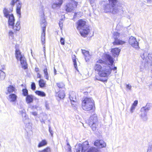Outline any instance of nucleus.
I'll use <instances>...</instances> for the list:
<instances>
[{"label": "nucleus", "instance_id": "nucleus-1", "mask_svg": "<svg viewBox=\"0 0 152 152\" xmlns=\"http://www.w3.org/2000/svg\"><path fill=\"white\" fill-rule=\"evenodd\" d=\"M103 57L104 60L103 61L101 59L98 60L95 65L94 69L98 72L100 77H107L111 73L110 66L113 64L114 60L110 55L107 54H104Z\"/></svg>", "mask_w": 152, "mask_h": 152}, {"label": "nucleus", "instance_id": "nucleus-2", "mask_svg": "<svg viewBox=\"0 0 152 152\" xmlns=\"http://www.w3.org/2000/svg\"><path fill=\"white\" fill-rule=\"evenodd\" d=\"M109 3H106L103 5L105 12H111L114 14H120L123 12L122 4L117 0H108Z\"/></svg>", "mask_w": 152, "mask_h": 152}, {"label": "nucleus", "instance_id": "nucleus-3", "mask_svg": "<svg viewBox=\"0 0 152 152\" xmlns=\"http://www.w3.org/2000/svg\"><path fill=\"white\" fill-rule=\"evenodd\" d=\"M86 21L80 19L77 22V28L80 31L81 36L86 37L90 31L89 27L86 24Z\"/></svg>", "mask_w": 152, "mask_h": 152}, {"label": "nucleus", "instance_id": "nucleus-4", "mask_svg": "<svg viewBox=\"0 0 152 152\" xmlns=\"http://www.w3.org/2000/svg\"><path fill=\"white\" fill-rule=\"evenodd\" d=\"M82 105L83 109L85 111L93 110L95 108L94 102L91 98L84 97L83 98Z\"/></svg>", "mask_w": 152, "mask_h": 152}, {"label": "nucleus", "instance_id": "nucleus-5", "mask_svg": "<svg viewBox=\"0 0 152 152\" xmlns=\"http://www.w3.org/2000/svg\"><path fill=\"white\" fill-rule=\"evenodd\" d=\"M9 11H10V9L8 10L6 8H4L3 10L4 16L7 18H9L8 21L9 26H12L13 25H14L15 18L13 14H10L12 12H9Z\"/></svg>", "mask_w": 152, "mask_h": 152}, {"label": "nucleus", "instance_id": "nucleus-6", "mask_svg": "<svg viewBox=\"0 0 152 152\" xmlns=\"http://www.w3.org/2000/svg\"><path fill=\"white\" fill-rule=\"evenodd\" d=\"M15 56L18 60H19L20 61L22 67L25 69L27 68V64L26 58L24 56L21 54L20 51L18 50H16L15 51Z\"/></svg>", "mask_w": 152, "mask_h": 152}, {"label": "nucleus", "instance_id": "nucleus-7", "mask_svg": "<svg viewBox=\"0 0 152 152\" xmlns=\"http://www.w3.org/2000/svg\"><path fill=\"white\" fill-rule=\"evenodd\" d=\"M89 145L88 141H86L84 142L82 144H79L75 146L76 150V152H80L81 150V152H86L87 150Z\"/></svg>", "mask_w": 152, "mask_h": 152}, {"label": "nucleus", "instance_id": "nucleus-8", "mask_svg": "<svg viewBox=\"0 0 152 152\" xmlns=\"http://www.w3.org/2000/svg\"><path fill=\"white\" fill-rule=\"evenodd\" d=\"M113 37L114 39V41L113 42L114 45H122L125 43V42L121 40V35L118 32H115L113 33Z\"/></svg>", "mask_w": 152, "mask_h": 152}, {"label": "nucleus", "instance_id": "nucleus-9", "mask_svg": "<svg viewBox=\"0 0 152 152\" xmlns=\"http://www.w3.org/2000/svg\"><path fill=\"white\" fill-rule=\"evenodd\" d=\"M77 3L75 1H71L66 6V10L68 12L74 10L77 6Z\"/></svg>", "mask_w": 152, "mask_h": 152}, {"label": "nucleus", "instance_id": "nucleus-10", "mask_svg": "<svg viewBox=\"0 0 152 152\" xmlns=\"http://www.w3.org/2000/svg\"><path fill=\"white\" fill-rule=\"evenodd\" d=\"M129 44L132 47L136 49L139 48V43L137 41L136 38L131 37L129 39Z\"/></svg>", "mask_w": 152, "mask_h": 152}, {"label": "nucleus", "instance_id": "nucleus-11", "mask_svg": "<svg viewBox=\"0 0 152 152\" xmlns=\"http://www.w3.org/2000/svg\"><path fill=\"white\" fill-rule=\"evenodd\" d=\"M20 113L22 115V116L23 118V121L24 123L26 124L29 123V119L28 116H26V113L25 110L24 109H21L20 110Z\"/></svg>", "mask_w": 152, "mask_h": 152}, {"label": "nucleus", "instance_id": "nucleus-12", "mask_svg": "<svg viewBox=\"0 0 152 152\" xmlns=\"http://www.w3.org/2000/svg\"><path fill=\"white\" fill-rule=\"evenodd\" d=\"M94 145L99 148L105 147L106 146V143L102 140H96L94 142Z\"/></svg>", "mask_w": 152, "mask_h": 152}, {"label": "nucleus", "instance_id": "nucleus-13", "mask_svg": "<svg viewBox=\"0 0 152 152\" xmlns=\"http://www.w3.org/2000/svg\"><path fill=\"white\" fill-rule=\"evenodd\" d=\"M22 6V3L21 1L19 2L17 4L16 6V12L18 14L19 18H20L21 15V9Z\"/></svg>", "mask_w": 152, "mask_h": 152}, {"label": "nucleus", "instance_id": "nucleus-14", "mask_svg": "<svg viewBox=\"0 0 152 152\" xmlns=\"http://www.w3.org/2000/svg\"><path fill=\"white\" fill-rule=\"evenodd\" d=\"M40 23L42 30H43V28H45V30H46V28L47 23L44 16L41 17L40 21Z\"/></svg>", "mask_w": 152, "mask_h": 152}, {"label": "nucleus", "instance_id": "nucleus-15", "mask_svg": "<svg viewBox=\"0 0 152 152\" xmlns=\"http://www.w3.org/2000/svg\"><path fill=\"white\" fill-rule=\"evenodd\" d=\"M121 51V50L118 48L112 49L111 50L112 54L114 57L118 56Z\"/></svg>", "mask_w": 152, "mask_h": 152}, {"label": "nucleus", "instance_id": "nucleus-16", "mask_svg": "<svg viewBox=\"0 0 152 152\" xmlns=\"http://www.w3.org/2000/svg\"><path fill=\"white\" fill-rule=\"evenodd\" d=\"M48 67L45 66L43 68V71L44 73V77L47 80H49V75L48 72Z\"/></svg>", "mask_w": 152, "mask_h": 152}, {"label": "nucleus", "instance_id": "nucleus-17", "mask_svg": "<svg viewBox=\"0 0 152 152\" xmlns=\"http://www.w3.org/2000/svg\"><path fill=\"white\" fill-rule=\"evenodd\" d=\"M17 96L15 94H11L8 96V99L11 102H15L17 98Z\"/></svg>", "mask_w": 152, "mask_h": 152}, {"label": "nucleus", "instance_id": "nucleus-18", "mask_svg": "<svg viewBox=\"0 0 152 152\" xmlns=\"http://www.w3.org/2000/svg\"><path fill=\"white\" fill-rule=\"evenodd\" d=\"M69 98L71 101V104L72 105H74V104L73 103H75L77 101L76 96L74 93H72V94H70Z\"/></svg>", "mask_w": 152, "mask_h": 152}, {"label": "nucleus", "instance_id": "nucleus-19", "mask_svg": "<svg viewBox=\"0 0 152 152\" xmlns=\"http://www.w3.org/2000/svg\"><path fill=\"white\" fill-rule=\"evenodd\" d=\"M82 53L85 56V59L86 62L89 61L90 58V55L89 52L88 51H86L85 50L82 49Z\"/></svg>", "mask_w": 152, "mask_h": 152}, {"label": "nucleus", "instance_id": "nucleus-20", "mask_svg": "<svg viewBox=\"0 0 152 152\" xmlns=\"http://www.w3.org/2000/svg\"><path fill=\"white\" fill-rule=\"evenodd\" d=\"M97 121V115L96 114H94L91 116L89 119V124L93 123V122L96 123Z\"/></svg>", "mask_w": 152, "mask_h": 152}, {"label": "nucleus", "instance_id": "nucleus-21", "mask_svg": "<svg viewBox=\"0 0 152 152\" xmlns=\"http://www.w3.org/2000/svg\"><path fill=\"white\" fill-rule=\"evenodd\" d=\"M20 1V0H12L11 1L10 4V7L9 8L10 10V11H9V12H12L13 10V7L14 6L15 4L16 3H17V2H18Z\"/></svg>", "mask_w": 152, "mask_h": 152}, {"label": "nucleus", "instance_id": "nucleus-22", "mask_svg": "<svg viewBox=\"0 0 152 152\" xmlns=\"http://www.w3.org/2000/svg\"><path fill=\"white\" fill-rule=\"evenodd\" d=\"M26 101L28 104L33 102V96L32 95L27 96L26 97Z\"/></svg>", "mask_w": 152, "mask_h": 152}, {"label": "nucleus", "instance_id": "nucleus-23", "mask_svg": "<svg viewBox=\"0 0 152 152\" xmlns=\"http://www.w3.org/2000/svg\"><path fill=\"white\" fill-rule=\"evenodd\" d=\"M151 107V104L150 103H147L146 105L142 107L141 110L142 111L143 110L144 111V112L148 113V110L150 109V107Z\"/></svg>", "mask_w": 152, "mask_h": 152}, {"label": "nucleus", "instance_id": "nucleus-24", "mask_svg": "<svg viewBox=\"0 0 152 152\" xmlns=\"http://www.w3.org/2000/svg\"><path fill=\"white\" fill-rule=\"evenodd\" d=\"M20 20L18 21L15 25V26L14 25H13L12 26V28L14 30H15L16 31H19L20 28Z\"/></svg>", "mask_w": 152, "mask_h": 152}, {"label": "nucleus", "instance_id": "nucleus-25", "mask_svg": "<svg viewBox=\"0 0 152 152\" xmlns=\"http://www.w3.org/2000/svg\"><path fill=\"white\" fill-rule=\"evenodd\" d=\"M15 88L12 86H10L7 88V92H6V94H8L12 93L15 90Z\"/></svg>", "mask_w": 152, "mask_h": 152}, {"label": "nucleus", "instance_id": "nucleus-26", "mask_svg": "<svg viewBox=\"0 0 152 152\" xmlns=\"http://www.w3.org/2000/svg\"><path fill=\"white\" fill-rule=\"evenodd\" d=\"M57 95L59 98L61 99H63L65 96L64 91H58L56 94V95Z\"/></svg>", "mask_w": 152, "mask_h": 152}, {"label": "nucleus", "instance_id": "nucleus-27", "mask_svg": "<svg viewBox=\"0 0 152 152\" xmlns=\"http://www.w3.org/2000/svg\"><path fill=\"white\" fill-rule=\"evenodd\" d=\"M89 125L92 130L93 131H94L96 130V126H97V122L96 123L93 122V123H92L91 122V123L89 124Z\"/></svg>", "mask_w": 152, "mask_h": 152}, {"label": "nucleus", "instance_id": "nucleus-28", "mask_svg": "<svg viewBox=\"0 0 152 152\" xmlns=\"http://www.w3.org/2000/svg\"><path fill=\"white\" fill-rule=\"evenodd\" d=\"M148 54L145 51H143L142 53H141V58L144 59L145 58L146 59L147 58H148Z\"/></svg>", "mask_w": 152, "mask_h": 152}, {"label": "nucleus", "instance_id": "nucleus-29", "mask_svg": "<svg viewBox=\"0 0 152 152\" xmlns=\"http://www.w3.org/2000/svg\"><path fill=\"white\" fill-rule=\"evenodd\" d=\"M6 77V74L2 70L0 69V81L4 80Z\"/></svg>", "mask_w": 152, "mask_h": 152}, {"label": "nucleus", "instance_id": "nucleus-30", "mask_svg": "<svg viewBox=\"0 0 152 152\" xmlns=\"http://www.w3.org/2000/svg\"><path fill=\"white\" fill-rule=\"evenodd\" d=\"M47 142L45 140H43L41 141V142L39 143L38 145V147L39 148L45 145H47Z\"/></svg>", "mask_w": 152, "mask_h": 152}, {"label": "nucleus", "instance_id": "nucleus-31", "mask_svg": "<svg viewBox=\"0 0 152 152\" xmlns=\"http://www.w3.org/2000/svg\"><path fill=\"white\" fill-rule=\"evenodd\" d=\"M36 94L42 97L45 96H46V94L44 92L39 91H37L35 92Z\"/></svg>", "mask_w": 152, "mask_h": 152}, {"label": "nucleus", "instance_id": "nucleus-32", "mask_svg": "<svg viewBox=\"0 0 152 152\" xmlns=\"http://www.w3.org/2000/svg\"><path fill=\"white\" fill-rule=\"evenodd\" d=\"M147 114V113L146 112H144L141 114V117L144 121H146L148 119Z\"/></svg>", "mask_w": 152, "mask_h": 152}, {"label": "nucleus", "instance_id": "nucleus-33", "mask_svg": "<svg viewBox=\"0 0 152 152\" xmlns=\"http://www.w3.org/2000/svg\"><path fill=\"white\" fill-rule=\"evenodd\" d=\"M39 86L41 88H43L45 86V83L44 82V80L42 79H41L39 81Z\"/></svg>", "mask_w": 152, "mask_h": 152}, {"label": "nucleus", "instance_id": "nucleus-34", "mask_svg": "<svg viewBox=\"0 0 152 152\" xmlns=\"http://www.w3.org/2000/svg\"><path fill=\"white\" fill-rule=\"evenodd\" d=\"M66 141L67 142V145L66 147V150L67 151V152H72L71 146L67 140Z\"/></svg>", "mask_w": 152, "mask_h": 152}, {"label": "nucleus", "instance_id": "nucleus-35", "mask_svg": "<svg viewBox=\"0 0 152 152\" xmlns=\"http://www.w3.org/2000/svg\"><path fill=\"white\" fill-rule=\"evenodd\" d=\"M87 152H98V150L95 147H91L89 148Z\"/></svg>", "mask_w": 152, "mask_h": 152}, {"label": "nucleus", "instance_id": "nucleus-36", "mask_svg": "<svg viewBox=\"0 0 152 152\" xmlns=\"http://www.w3.org/2000/svg\"><path fill=\"white\" fill-rule=\"evenodd\" d=\"M23 94L24 96H27L28 95V91L26 89H23L22 90Z\"/></svg>", "mask_w": 152, "mask_h": 152}, {"label": "nucleus", "instance_id": "nucleus-37", "mask_svg": "<svg viewBox=\"0 0 152 152\" xmlns=\"http://www.w3.org/2000/svg\"><path fill=\"white\" fill-rule=\"evenodd\" d=\"M64 22V20L63 18H61V19L59 21V25L61 29L62 28L63 26V23Z\"/></svg>", "mask_w": 152, "mask_h": 152}, {"label": "nucleus", "instance_id": "nucleus-38", "mask_svg": "<svg viewBox=\"0 0 152 152\" xmlns=\"http://www.w3.org/2000/svg\"><path fill=\"white\" fill-rule=\"evenodd\" d=\"M95 79L97 80H100L103 82H106L107 81V79L106 78L104 79H103L101 78H99V77H98V76L97 77H96Z\"/></svg>", "mask_w": 152, "mask_h": 152}, {"label": "nucleus", "instance_id": "nucleus-39", "mask_svg": "<svg viewBox=\"0 0 152 152\" xmlns=\"http://www.w3.org/2000/svg\"><path fill=\"white\" fill-rule=\"evenodd\" d=\"M39 152H50V149L49 148H47L42 151H39Z\"/></svg>", "mask_w": 152, "mask_h": 152}, {"label": "nucleus", "instance_id": "nucleus-40", "mask_svg": "<svg viewBox=\"0 0 152 152\" xmlns=\"http://www.w3.org/2000/svg\"><path fill=\"white\" fill-rule=\"evenodd\" d=\"M57 85L58 87L60 88H62L64 86V84L62 83H57Z\"/></svg>", "mask_w": 152, "mask_h": 152}, {"label": "nucleus", "instance_id": "nucleus-41", "mask_svg": "<svg viewBox=\"0 0 152 152\" xmlns=\"http://www.w3.org/2000/svg\"><path fill=\"white\" fill-rule=\"evenodd\" d=\"M41 41L42 42V45L45 47V37H41Z\"/></svg>", "mask_w": 152, "mask_h": 152}, {"label": "nucleus", "instance_id": "nucleus-42", "mask_svg": "<svg viewBox=\"0 0 152 152\" xmlns=\"http://www.w3.org/2000/svg\"><path fill=\"white\" fill-rule=\"evenodd\" d=\"M31 88L33 90H34L36 89V85L33 82L32 83L31 85Z\"/></svg>", "mask_w": 152, "mask_h": 152}, {"label": "nucleus", "instance_id": "nucleus-43", "mask_svg": "<svg viewBox=\"0 0 152 152\" xmlns=\"http://www.w3.org/2000/svg\"><path fill=\"white\" fill-rule=\"evenodd\" d=\"M42 32V33L41 37H45V28H43Z\"/></svg>", "mask_w": 152, "mask_h": 152}, {"label": "nucleus", "instance_id": "nucleus-44", "mask_svg": "<svg viewBox=\"0 0 152 152\" xmlns=\"http://www.w3.org/2000/svg\"><path fill=\"white\" fill-rule=\"evenodd\" d=\"M73 61L74 63V65L75 68L76 69V70H77V64L76 59H73Z\"/></svg>", "mask_w": 152, "mask_h": 152}, {"label": "nucleus", "instance_id": "nucleus-45", "mask_svg": "<svg viewBox=\"0 0 152 152\" xmlns=\"http://www.w3.org/2000/svg\"><path fill=\"white\" fill-rule=\"evenodd\" d=\"M147 152H152V144L149 145Z\"/></svg>", "mask_w": 152, "mask_h": 152}, {"label": "nucleus", "instance_id": "nucleus-46", "mask_svg": "<svg viewBox=\"0 0 152 152\" xmlns=\"http://www.w3.org/2000/svg\"><path fill=\"white\" fill-rule=\"evenodd\" d=\"M49 132L51 136L53 137V131L51 129V126L50 125H49Z\"/></svg>", "mask_w": 152, "mask_h": 152}, {"label": "nucleus", "instance_id": "nucleus-47", "mask_svg": "<svg viewBox=\"0 0 152 152\" xmlns=\"http://www.w3.org/2000/svg\"><path fill=\"white\" fill-rule=\"evenodd\" d=\"M136 106L134 105H132L131 109H130V112L132 113L133 112L134 110L135 109Z\"/></svg>", "mask_w": 152, "mask_h": 152}, {"label": "nucleus", "instance_id": "nucleus-48", "mask_svg": "<svg viewBox=\"0 0 152 152\" xmlns=\"http://www.w3.org/2000/svg\"><path fill=\"white\" fill-rule=\"evenodd\" d=\"M64 42V39L63 38H61L60 39V42L61 44L62 45H64L65 44Z\"/></svg>", "mask_w": 152, "mask_h": 152}, {"label": "nucleus", "instance_id": "nucleus-49", "mask_svg": "<svg viewBox=\"0 0 152 152\" xmlns=\"http://www.w3.org/2000/svg\"><path fill=\"white\" fill-rule=\"evenodd\" d=\"M144 2L148 4H152V0H144Z\"/></svg>", "mask_w": 152, "mask_h": 152}, {"label": "nucleus", "instance_id": "nucleus-50", "mask_svg": "<svg viewBox=\"0 0 152 152\" xmlns=\"http://www.w3.org/2000/svg\"><path fill=\"white\" fill-rule=\"evenodd\" d=\"M126 88L129 90H131L132 86L129 84H126Z\"/></svg>", "mask_w": 152, "mask_h": 152}, {"label": "nucleus", "instance_id": "nucleus-51", "mask_svg": "<svg viewBox=\"0 0 152 152\" xmlns=\"http://www.w3.org/2000/svg\"><path fill=\"white\" fill-rule=\"evenodd\" d=\"M14 33L12 31H10L9 33V35L10 36H11L12 37V38H13L14 37L13 36Z\"/></svg>", "mask_w": 152, "mask_h": 152}, {"label": "nucleus", "instance_id": "nucleus-52", "mask_svg": "<svg viewBox=\"0 0 152 152\" xmlns=\"http://www.w3.org/2000/svg\"><path fill=\"white\" fill-rule=\"evenodd\" d=\"M148 58L150 60L152 59V52L151 53L148 54Z\"/></svg>", "mask_w": 152, "mask_h": 152}, {"label": "nucleus", "instance_id": "nucleus-53", "mask_svg": "<svg viewBox=\"0 0 152 152\" xmlns=\"http://www.w3.org/2000/svg\"><path fill=\"white\" fill-rule=\"evenodd\" d=\"M90 3L92 6H93L94 2V0H89Z\"/></svg>", "mask_w": 152, "mask_h": 152}, {"label": "nucleus", "instance_id": "nucleus-54", "mask_svg": "<svg viewBox=\"0 0 152 152\" xmlns=\"http://www.w3.org/2000/svg\"><path fill=\"white\" fill-rule=\"evenodd\" d=\"M138 103V101L137 100L135 101L134 103L132 104V105H134V106H136L137 104Z\"/></svg>", "mask_w": 152, "mask_h": 152}, {"label": "nucleus", "instance_id": "nucleus-55", "mask_svg": "<svg viewBox=\"0 0 152 152\" xmlns=\"http://www.w3.org/2000/svg\"><path fill=\"white\" fill-rule=\"evenodd\" d=\"M31 113L34 116H36L37 114V112H31Z\"/></svg>", "mask_w": 152, "mask_h": 152}, {"label": "nucleus", "instance_id": "nucleus-56", "mask_svg": "<svg viewBox=\"0 0 152 152\" xmlns=\"http://www.w3.org/2000/svg\"><path fill=\"white\" fill-rule=\"evenodd\" d=\"M49 105L47 104V103H46L45 104V107L46 108V109H48L49 108Z\"/></svg>", "mask_w": 152, "mask_h": 152}, {"label": "nucleus", "instance_id": "nucleus-57", "mask_svg": "<svg viewBox=\"0 0 152 152\" xmlns=\"http://www.w3.org/2000/svg\"><path fill=\"white\" fill-rule=\"evenodd\" d=\"M110 68H111V70H113L115 71V70H116L117 69V67H115V66H114L113 68H111L110 67Z\"/></svg>", "mask_w": 152, "mask_h": 152}, {"label": "nucleus", "instance_id": "nucleus-58", "mask_svg": "<svg viewBox=\"0 0 152 152\" xmlns=\"http://www.w3.org/2000/svg\"><path fill=\"white\" fill-rule=\"evenodd\" d=\"M35 71L36 72H37L39 71V68L38 67H36L35 68Z\"/></svg>", "mask_w": 152, "mask_h": 152}, {"label": "nucleus", "instance_id": "nucleus-59", "mask_svg": "<svg viewBox=\"0 0 152 152\" xmlns=\"http://www.w3.org/2000/svg\"><path fill=\"white\" fill-rule=\"evenodd\" d=\"M37 77L40 78L41 77V75L39 73L37 74Z\"/></svg>", "mask_w": 152, "mask_h": 152}, {"label": "nucleus", "instance_id": "nucleus-60", "mask_svg": "<svg viewBox=\"0 0 152 152\" xmlns=\"http://www.w3.org/2000/svg\"><path fill=\"white\" fill-rule=\"evenodd\" d=\"M40 121H41V123H45V122L44 121L43 119H42V120H41Z\"/></svg>", "mask_w": 152, "mask_h": 152}, {"label": "nucleus", "instance_id": "nucleus-61", "mask_svg": "<svg viewBox=\"0 0 152 152\" xmlns=\"http://www.w3.org/2000/svg\"><path fill=\"white\" fill-rule=\"evenodd\" d=\"M54 72L55 74L56 75V69H55V68H54Z\"/></svg>", "mask_w": 152, "mask_h": 152}, {"label": "nucleus", "instance_id": "nucleus-62", "mask_svg": "<svg viewBox=\"0 0 152 152\" xmlns=\"http://www.w3.org/2000/svg\"><path fill=\"white\" fill-rule=\"evenodd\" d=\"M85 95H87L88 94V92H85L84 93Z\"/></svg>", "mask_w": 152, "mask_h": 152}, {"label": "nucleus", "instance_id": "nucleus-63", "mask_svg": "<svg viewBox=\"0 0 152 152\" xmlns=\"http://www.w3.org/2000/svg\"><path fill=\"white\" fill-rule=\"evenodd\" d=\"M140 70L141 71H142V69H141V67L140 68Z\"/></svg>", "mask_w": 152, "mask_h": 152}, {"label": "nucleus", "instance_id": "nucleus-64", "mask_svg": "<svg viewBox=\"0 0 152 152\" xmlns=\"http://www.w3.org/2000/svg\"><path fill=\"white\" fill-rule=\"evenodd\" d=\"M151 65L152 66V62L151 63Z\"/></svg>", "mask_w": 152, "mask_h": 152}]
</instances>
